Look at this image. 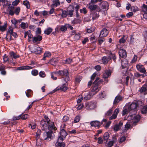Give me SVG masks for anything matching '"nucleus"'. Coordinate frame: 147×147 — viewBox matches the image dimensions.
<instances>
[{
	"mask_svg": "<svg viewBox=\"0 0 147 147\" xmlns=\"http://www.w3.org/2000/svg\"><path fill=\"white\" fill-rule=\"evenodd\" d=\"M51 55V53L50 52H45L44 55L42 59L43 60H46V58L50 57Z\"/></svg>",
	"mask_w": 147,
	"mask_h": 147,
	"instance_id": "obj_36",
	"label": "nucleus"
},
{
	"mask_svg": "<svg viewBox=\"0 0 147 147\" xmlns=\"http://www.w3.org/2000/svg\"><path fill=\"white\" fill-rule=\"evenodd\" d=\"M63 76L66 77V78H63V80L65 82H67L69 80L68 71L67 69H65L63 70Z\"/></svg>",
	"mask_w": 147,
	"mask_h": 147,
	"instance_id": "obj_11",
	"label": "nucleus"
},
{
	"mask_svg": "<svg viewBox=\"0 0 147 147\" xmlns=\"http://www.w3.org/2000/svg\"><path fill=\"white\" fill-rule=\"evenodd\" d=\"M41 131L40 129H38L36 132V141H37V139L39 138L40 137V134Z\"/></svg>",
	"mask_w": 147,
	"mask_h": 147,
	"instance_id": "obj_47",
	"label": "nucleus"
},
{
	"mask_svg": "<svg viewBox=\"0 0 147 147\" xmlns=\"http://www.w3.org/2000/svg\"><path fill=\"white\" fill-rule=\"evenodd\" d=\"M119 55L122 58H125L127 56V53L125 50L122 49H120L119 51Z\"/></svg>",
	"mask_w": 147,
	"mask_h": 147,
	"instance_id": "obj_14",
	"label": "nucleus"
},
{
	"mask_svg": "<svg viewBox=\"0 0 147 147\" xmlns=\"http://www.w3.org/2000/svg\"><path fill=\"white\" fill-rule=\"evenodd\" d=\"M31 73L33 75L36 76L38 75V71L37 70L34 69L32 71Z\"/></svg>",
	"mask_w": 147,
	"mask_h": 147,
	"instance_id": "obj_52",
	"label": "nucleus"
},
{
	"mask_svg": "<svg viewBox=\"0 0 147 147\" xmlns=\"http://www.w3.org/2000/svg\"><path fill=\"white\" fill-rule=\"evenodd\" d=\"M23 4L26 7L27 9L30 8V5L29 1L27 0L24 1L23 2Z\"/></svg>",
	"mask_w": 147,
	"mask_h": 147,
	"instance_id": "obj_38",
	"label": "nucleus"
},
{
	"mask_svg": "<svg viewBox=\"0 0 147 147\" xmlns=\"http://www.w3.org/2000/svg\"><path fill=\"white\" fill-rule=\"evenodd\" d=\"M88 8L90 10L93 11L96 9H98V6L93 3H90L87 5Z\"/></svg>",
	"mask_w": 147,
	"mask_h": 147,
	"instance_id": "obj_15",
	"label": "nucleus"
},
{
	"mask_svg": "<svg viewBox=\"0 0 147 147\" xmlns=\"http://www.w3.org/2000/svg\"><path fill=\"white\" fill-rule=\"evenodd\" d=\"M108 31L106 28H104L100 31L99 36L100 37H106L108 35Z\"/></svg>",
	"mask_w": 147,
	"mask_h": 147,
	"instance_id": "obj_9",
	"label": "nucleus"
},
{
	"mask_svg": "<svg viewBox=\"0 0 147 147\" xmlns=\"http://www.w3.org/2000/svg\"><path fill=\"white\" fill-rule=\"evenodd\" d=\"M141 112L142 113H147V105L144 106L142 108Z\"/></svg>",
	"mask_w": 147,
	"mask_h": 147,
	"instance_id": "obj_46",
	"label": "nucleus"
},
{
	"mask_svg": "<svg viewBox=\"0 0 147 147\" xmlns=\"http://www.w3.org/2000/svg\"><path fill=\"white\" fill-rule=\"evenodd\" d=\"M83 99V97L82 96H79L78 98L77 99V102L78 103H80Z\"/></svg>",
	"mask_w": 147,
	"mask_h": 147,
	"instance_id": "obj_61",
	"label": "nucleus"
},
{
	"mask_svg": "<svg viewBox=\"0 0 147 147\" xmlns=\"http://www.w3.org/2000/svg\"><path fill=\"white\" fill-rule=\"evenodd\" d=\"M59 30L62 32L65 31L67 30V28L65 26H58L55 29L56 31L59 32Z\"/></svg>",
	"mask_w": 147,
	"mask_h": 147,
	"instance_id": "obj_19",
	"label": "nucleus"
},
{
	"mask_svg": "<svg viewBox=\"0 0 147 147\" xmlns=\"http://www.w3.org/2000/svg\"><path fill=\"white\" fill-rule=\"evenodd\" d=\"M19 2L20 0H16L12 2V5L13 6H16L18 5Z\"/></svg>",
	"mask_w": 147,
	"mask_h": 147,
	"instance_id": "obj_60",
	"label": "nucleus"
},
{
	"mask_svg": "<svg viewBox=\"0 0 147 147\" xmlns=\"http://www.w3.org/2000/svg\"><path fill=\"white\" fill-rule=\"evenodd\" d=\"M122 99L121 96L120 95L117 96L115 98L113 102L114 104H117Z\"/></svg>",
	"mask_w": 147,
	"mask_h": 147,
	"instance_id": "obj_29",
	"label": "nucleus"
},
{
	"mask_svg": "<svg viewBox=\"0 0 147 147\" xmlns=\"http://www.w3.org/2000/svg\"><path fill=\"white\" fill-rule=\"evenodd\" d=\"M111 59V56H108L107 57H104L102 58V62L104 64H107Z\"/></svg>",
	"mask_w": 147,
	"mask_h": 147,
	"instance_id": "obj_23",
	"label": "nucleus"
},
{
	"mask_svg": "<svg viewBox=\"0 0 147 147\" xmlns=\"http://www.w3.org/2000/svg\"><path fill=\"white\" fill-rule=\"evenodd\" d=\"M143 11H144V12L147 11V5H146L144 4H143Z\"/></svg>",
	"mask_w": 147,
	"mask_h": 147,
	"instance_id": "obj_64",
	"label": "nucleus"
},
{
	"mask_svg": "<svg viewBox=\"0 0 147 147\" xmlns=\"http://www.w3.org/2000/svg\"><path fill=\"white\" fill-rule=\"evenodd\" d=\"M74 6L72 5H70L68 8L69 10L68 15L70 16V17H72L73 15Z\"/></svg>",
	"mask_w": 147,
	"mask_h": 147,
	"instance_id": "obj_22",
	"label": "nucleus"
},
{
	"mask_svg": "<svg viewBox=\"0 0 147 147\" xmlns=\"http://www.w3.org/2000/svg\"><path fill=\"white\" fill-rule=\"evenodd\" d=\"M93 95H92L90 94V92L88 94H86L85 96L84 99L86 100H90Z\"/></svg>",
	"mask_w": 147,
	"mask_h": 147,
	"instance_id": "obj_33",
	"label": "nucleus"
},
{
	"mask_svg": "<svg viewBox=\"0 0 147 147\" xmlns=\"http://www.w3.org/2000/svg\"><path fill=\"white\" fill-rule=\"evenodd\" d=\"M57 62L58 60L56 59L53 58L50 60L49 61V63L51 65L55 66L56 63H57Z\"/></svg>",
	"mask_w": 147,
	"mask_h": 147,
	"instance_id": "obj_34",
	"label": "nucleus"
},
{
	"mask_svg": "<svg viewBox=\"0 0 147 147\" xmlns=\"http://www.w3.org/2000/svg\"><path fill=\"white\" fill-rule=\"evenodd\" d=\"M128 65V61L125 59H124L121 61V67L122 69L127 67Z\"/></svg>",
	"mask_w": 147,
	"mask_h": 147,
	"instance_id": "obj_24",
	"label": "nucleus"
},
{
	"mask_svg": "<svg viewBox=\"0 0 147 147\" xmlns=\"http://www.w3.org/2000/svg\"><path fill=\"white\" fill-rule=\"evenodd\" d=\"M20 11V8L19 7H16L14 10L15 13L17 15L18 14Z\"/></svg>",
	"mask_w": 147,
	"mask_h": 147,
	"instance_id": "obj_49",
	"label": "nucleus"
},
{
	"mask_svg": "<svg viewBox=\"0 0 147 147\" xmlns=\"http://www.w3.org/2000/svg\"><path fill=\"white\" fill-rule=\"evenodd\" d=\"M107 96V92L105 91H103L100 92L99 94V97L100 98L103 99L106 98Z\"/></svg>",
	"mask_w": 147,
	"mask_h": 147,
	"instance_id": "obj_26",
	"label": "nucleus"
},
{
	"mask_svg": "<svg viewBox=\"0 0 147 147\" xmlns=\"http://www.w3.org/2000/svg\"><path fill=\"white\" fill-rule=\"evenodd\" d=\"M21 115V118L22 120H26L28 117V115L27 114H25L23 115Z\"/></svg>",
	"mask_w": 147,
	"mask_h": 147,
	"instance_id": "obj_44",
	"label": "nucleus"
},
{
	"mask_svg": "<svg viewBox=\"0 0 147 147\" xmlns=\"http://www.w3.org/2000/svg\"><path fill=\"white\" fill-rule=\"evenodd\" d=\"M66 63L67 64H70L72 62V59L70 58H69L65 60Z\"/></svg>",
	"mask_w": 147,
	"mask_h": 147,
	"instance_id": "obj_63",
	"label": "nucleus"
},
{
	"mask_svg": "<svg viewBox=\"0 0 147 147\" xmlns=\"http://www.w3.org/2000/svg\"><path fill=\"white\" fill-rule=\"evenodd\" d=\"M11 22L12 24H14L15 27H16V25L18 23V20H16L13 19L11 20Z\"/></svg>",
	"mask_w": 147,
	"mask_h": 147,
	"instance_id": "obj_55",
	"label": "nucleus"
},
{
	"mask_svg": "<svg viewBox=\"0 0 147 147\" xmlns=\"http://www.w3.org/2000/svg\"><path fill=\"white\" fill-rule=\"evenodd\" d=\"M63 141H61L60 140H57V141L55 144V145L57 147H65V144L64 142H62Z\"/></svg>",
	"mask_w": 147,
	"mask_h": 147,
	"instance_id": "obj_17",
	"label": "nucleus"
},
{
	"mask_svg": "<svg viewBox=\"0 0 147 147\" xmlns=\"http://www.w3.org/2000/svg\"><path fill=\"white\" fill-rule=\"evenodd\" d=\"M135 113H133V116L132 122L133 124L136 125V123L138 122L140 119V116L138 115L135 114Z\"/></svg>",
	"mask_w": 147,
	"mask_h": 147,
	"instance_id": "obj_8",
	"label": "nucleus"
},
{
	"mask_svg": "<svg viewBox=\"0 0 147 147\" xmlns=\"http://www.w3.org/2000/svg\"><path fill=\"white\" fill-rule=\"evenodd\" d=\"M40 127L42 130L46 131L43 136V138L45 140L50 138L54 131L57 129L53 122H50L48 123L43 120L40 121Z\"/></svg>",
	"mask_w": 147,
	"mask_h": 147,
	"instance_id": "obj_1",
	"label": "nucleus"
},
{
	"mask_svg": "<svg viewBox=\"0 0 147 147\" xmlns=\"http://www.w3.org/2000/svg\"><path fill=\"white\" fill-rule=\"evenodd\" d=\"M111 75V72L110 70H107L105 71L103 75V77L104 79L108 78Z\"/></svg>",
	"mask_w": 147,
	"mask_h": 147,
	"instance_id": "obj_20",
	"label": "nucleus"
},
{
	"mask_svg": "<svg viewBox=\"0 0 147 147\" xmlns=\"http://www.w3.org/2000/svg\"><path fill=\"white\" fill-rule=\"evenodd\" d=\"M8 9L9 10V15L13 16L14 14V7L13 6H11V5L9 4L8 5Z\"/></svg>",
	"mask_w": 147,
	"mask_h": 147,
	"instance_id": "obj_27",
	"label": "nucleus"
},
{
	"mask_svg": "<svg viewBox=\"0 0 147 147\" xmlns=\"http://www.w3.org/2000/svg\"><path fill=\"white\" fill-rule=\"evenodd\" d=\"M42 37L41 36H36L33 38L32 42L34 43L39 42L42 39Z\"/></svg>",
	"mask_w": 147,
	"mask_h": 147,
	"instance_id": "obj_18",
	"label": "nucleus"
},
{
	"mask_svg": "<svg viewBox=\"0 0 147 147\" xmlns=\"http://www.w3.org/2000/svg\"><path fill=\"white\" fill-rule=\"evenodd\" d=\"M7 26V22H5L3 26L0 25V31L4 32L6 30Z\"/></svg>",
	"mask_w": 147,
	"mask_h": 147,
	"instance_id": "obj_28",
	"label": "nucleus"
},
{
	"mask_svg": "<svg viewBox=\"0 0 147 147\" xmlns=\"http://www.w3.org/2000/svg\"><path fill=\"white\" fill-rule=\"evenodd\" d=\"M129 112V111L128 110L125 108H123V111H122V115H125L126 114L128 113V112Z\"/></svg>",
	"mask_w": 147,
	"mask_h": 147,
	"instance_id": "obj_45",
	"label": "nucleus"
},
{
	"mask_svg": "<svg viewBox=\"0 0 147 147\" xmlns=\"http://www.w3.org/2000/svg\"><path fill=\"white\" fill-rule=\"evenodd\" d=\"M67 83V82H66V83L64 84L61 86H58L55 89L53 90V92H55L59 90H61L64 92L66 91L68 88L67 87L68 84Z\"/></svg>",
	"mask_w": 147,
	"mask_h": 147,
	"instance_id": "obj_3",
	"label": "nucleus"
},
{
	"mask_svg": "<svg viewBox=\"0 0 147 147\" xmlns=\"http://www.w3.org/2000/svg\"><path fill=\"white\" fill-rule=\"evenodd\" d=\"M125 128L127 129H130L131 128L130 124L128 123H127L125 125Z\"/></svg>",
	"mask_w": 147,
	"mask_h": 147,
	"instance_id": "obj_59",
	"label": "nucleus"
},
{
	"mask_svg": "<svg viewBox=\"0 0 147 147\" xmlns=\"http://www.w3.org/2000/svg\"><path fill=\"white\" fill-rule=\"evenodd\" d=\"M137 59V56L136 55H134L131 61V63H133L135 62L136 61Z\"/></svg>",
	"mask_w": 147,
	"mask_h": 147,
	"instance_id": "obj_62",
	"label": "nucleus"
},
{
	"mask_svg": "<svg viewBox=\"0 0 147 147\" xmlns=\"http://www.w3.org/2000/svg\"><path fill=\"white\" fill-rule=\"evenodd\" d=\"M137 104L135 102L132 103L128 107V109L129 110L130 113L133 112L134 113H136L137 110Z\"/></svg>",
	"mask_w": 147,
	"mask_h": 147,
	"instance_id": "obj_4",
	"label": "nucleus"
},
{
	"mask_svg": "<svg viewBox=\"0 0 147 147\" xmlns=\"http://www.w3.org/2000/svg\"><path fill=\"white\" fill-rule=\"evenodd\" d=\"M80 117L79 116H76L75 118L74 121V123H76L79 122L80 120Z\"/></svg>",
	"mask_w": 147,
	"mask_h": 147,
	"instance_id": "obj_53",
	"label": "nucleus"
},
{
	"mask_svg": "<svg viewBox=\"0 0 147 147\" xmlns=\"http://www.w3.org/2000/svg\"><path fill=\"white\" fill-rule=\"evenodd\" d=\"M13 32V28L9 27V28L8 29L7 32L6 36V39L8 41H10L11 40V34Z\"/></svg>",
	"mask_w": 147,
	"mask_h": 147,
	"instance_id": "obj_7",
	"label": "nucleus"
},
{
	"mask_svg": "<svg viewBox=\"0 0 147 147\" xmlns=\"http://www.w3.org/2000/svg\"><path fill=\"white\" fill-rule=\"evenodd\" d=\"M90 124L91 126L99 127L102 124V123H100L98 121H91Z\"/></svg>",
	"mask_w": 147,
	"mask_h": 147,
	"instance_id": "obj_16",
	"label": "nucleus"
},
{
	"mask_svg": "<svg viewBox=\"0 0 147 147\" xmlns=\"http://www.w3.org/2000/svg\"><path fill=\"white\" fill-rule=\"evenodd\" d=\"M113 111V110L112 109H109L106 114V116H109L111 115Z\"/></svg>",
	"mask_w": 147,
	"mask_h": 147,
	"instance_id": "obj_54",
	"label": "nucleus"
},
{
	"mask_svg": "<svg viewBox=\"0 0 147 147\" xmlns=\"http://www.w3.org/2000/svg\"><path fill=\"white\" fill-rule=\"evenodd\" d=\"M9 55L11 57L13 58L14 59H16L17 58L20 57V55H17L13 51L10 52L9 53Z\"/></svg>",
	"mask_w": 147,
	"mask_h": 147,
	"instance_id": "obj_31",
	"label": "nucleus"
},
{
	"mask_svg": "<svg viewBox=\"0 0 147 147\" xmlns=\"http://www.w3.org/2000/svg\"><path fill=\"white\" fill-rule=\"evenodd\" d=\"M62 11L61 16L63 18L66 17L68 15V12L65 11H63L62 9H60Z\"/></svg>",
	"mask_w": 147,
	"mask_h": 147,
	"instance_id": "obj_39",
	"label": "nucleus"
},
{
	"mask_svg": "<svg viewBox=\"0 0 147 147\" xmlns=\"http://www.w3.org/2000/svg\"><path fill=\"white\" fill-rule=\"evenodd\" d=\"M123 124L122 122L121 121L119 122L118 124H117L114 126L113 127L114 130L116 131L119 130L123 125Z\"/></svg>",
	"mask_w": 147,
	"mask_h": 147,
	"instance_id": "obj_21",
	"label": "nucleus"
},
{
	"mask_svg": "<svg viewBox=\"0 0 147 147\" xmlns=\"http://www.w3.org/2000/svg\"><path fill=\"white\" fill-rule=\"evenodd\" d=\"M51 78L53 80H55L57 79V78L56 77L57 75L55 71L51 73Z\"/></svg>",
	"mask_w": 147,
	"mask_h": 147,
	"instance_id": "obj_40",
	"label": "nucleus"
},
{
	"mask_svg": "<svg viewBox=\"0 0 147 147\" xmlns=\"http://www.w3.org/2000/svg\"><path fill=\"white\" fill-rule=\"evenodd\" d=\"M125 36L123 37L119 40V42L120 43H124L125 41V40L124 39Z\"/></svg>",
	"mask_w": 147,
	"mask_h": 147,
	"instance_id": "obj_58",
	"label": "nucleus"
},
{
	"mask_svg": "<svg viewBox=\"0 0 147 147\" xmlns=\"http://www.w3.org/2000/svg\"><path fill=\"white\" fill-rule=\"evenodd\" d=\"M33 68L32 67L27 66H22L18 67L17 68L18 70H24L31 69Z\"/></svg>",
	"mask_w": 147,
	"mask_h": 147,
	"instance_id": "obj_25",
	"label": "nucleus"
},
{
	"mask_svg": "<svg viewBox=\"0 0 147 147\" xmlns=\"http://www.w3.org/2000/svg\"><path fill=\"white\" fill-rule=\"evenodd\" d=\"M114 143L113 141H111L109 142L107 144L108 147H111Z\"/></svg>",
	"mask_w": 147,
	"mask_h": 147,
	"instance_id": "obj_56",
	"label": "nucleus"
},
{
	"mask_svg": "<svg viewBox=\"0 0 147 147\" xmlns=\"http://www.w3.org/2000/svg\"><path fill=\"white\" fill-rule=\"evenodd\" d=\"M85 105L87 109L91 110L94 109L96 107V103L95 102H91L86 103Z\"/></svg>",
	"mask_w": 147,
	"mask_h": 147,
	"instance_id": "obj_5",
	"label": "nucleus"
},
{
	"mask_svg": "<svg viewBox=\"0 0 147 147\" xmlns=\"http://www.w3.org/2000/svg\"><path fill=\"white\" fill-rule=\"evenodd\" d=\"M60 5V2L59 0H55L53 2L52 6L53 7H57Z\"/></svg>",
	"mask_w": 147,
	"mask_h": 147,
	"instance_id": "obj_32",
	"label": "nucleus"
},
{
	"mask_svg": "<svg viewBox=\"0 0 147 147\" xmlns=\"http://www.w3.org/2000/svg\"><path fill=\"white\" fill-rule=\"evenodd\" d=\"M53 29L51 28H49L46 29L44 32V33L47 35H49L52 31Z\"/></svg>",
	"mask_w": 147,
	"mask_h": 147,
	"instance_id": "obj_35",
	"label": "nucleus"
},
{
	"mask_svg": "<svg viewBox=\"0 0 147 147\" xmlns=\"http://www.w3.org/2000/svg\"><path fill=\"white\" fill-rule=\"evenodd\" d=\"M99 17V15L97 13H94L93 14L92 19L93 20Z\"/></svg>",
	"mask_w": 147,
	"mask_h": 147,
	"instance_id": "obj_57",
	"label": "nucleus"
},
{
	"mask_svg": "<svg viewBox=\"0 0 147 147\" xmlns=\"http://www.w3.org/2000/svg\"><path fill=\"white\" fill-rule=\"evenodd\" d=\"M20 26L23 29H25L28 26V24L27 23L22 22L20 25Z\"/></svg>",
	"mask_w": 147,
	"mask_h": 147,
	"instance_id": "obj_37",
	"label": "nucleus"
},
{
	"mask_svg": "<svg viewBox=\"0 0 147 147\" xmlns=\"http://www.w3.org/2000/svg\"><path fill=\"white\" fill-rule=\"evenodd\" d=\"M139 92L142 94H147V85L144 84L139 90Z\"/></svg>",
	"mask_w": 147,
	"mask_h": 147,
	"instance_id": "obj_10",
	"label": "nucleus"
},
{
	"mask_svg": "<svg viewBox=\"0 0 147 147\" xmlns=\"http://www.w3.org/2000/svg\"><path fill=\"white\" fill-rule=\"evenodd\" d=\"M99 78H97L93 82L92 87V90L90 91V94L94 95L96 94L100 90V88L98 87V81Z\"/></svg>",
	"mask_w": 147,
	"mask_h": 147,
	"instance_id": "obj_2",
	"label": "nucleus"
},
{
	"mask_svg": "<svg viewBox=\"0 0 147 147\" xmlns=\"http://www.w3.org/2000/svg\"><path fill=\"white\" fill-rule=\"evenodd\" d=\"M57 75L61 76H63V70H59L58 71H55Z\"/></svg>",
	"mask_w": 147,
	"mask_h": 147,
	"instance_id": "obj_51",
	"label": "nucleus"
},
{
	"mask_svg": "<svg viewBox=\"0 0 147 147\" xmlns=\"http://www.w3.org/2000/svg\"><path fill=\"white\" fill-rule=\"evenodd\" d=\"M3 59L4 62H8L9 63H10L13 62V59H12L10 60H9V59L6 55H5L3 57Z\"/></svg>",
	"mask_w": 147,
	"mask_h": 147,
	"instance_id": "obj_30",
	"label": "nucleus"
},
{
	"mask_svg": "<svg viewBox=\"0 0 147 147\" xmlns=\"http://www.w3.org/2000/svg\"><path fill=\"white\" fill-rule=\"evenodd\" d=\"M39 75L42 78H44L46 76L45 72L43 71H40L39 73Z\"/></svg>",
	"mask_w": 147,
	"mask_h": 147,
	"instance_id": "obj_50",
	"label": "nucleus"
},
{
	"mask_svg": "<svg viewBox=\"0 0 147 147\" xmlns=\"http://www.w3.org/2000/svg\"><path fill=\"white\" fill-rule=\"evenodd\" d=\"M109 137V133L107 132L104 134V140L107 141Z\"/></svg>",
	"mask_w": 147,
	"mask_h": 147,
	"instance_id": "obj_42",
	"label": "nucleus"
},
{
	"mask_svg": "<svg viewBox=\"0 0 147 147\" xmlns=\"http://www.w3.org/2000/svg\"><path fill=\"white\" fill-rule=\"evenodd\" d=\"M32 90L30 89L28 90L26 92V95L28 97H30L31 96V92Z\"/></svg>",
	"mask_w": 147,
	"mask_h": 147,
	"instance_id": "obj_43",
	"label": "nucleus"
},
{
	"mask_svg": "<svg viewBox=\"0 0 147 147\" xmlns=\"http://www.w3.org/2000/svg\"><path fill=\"white\" fill-rule=\"evenodd\" d=\"M81 21L79 19H74L72 21L71 23L73 24H75L78 23H79Z\"/></svg>",
	"mask_w": 147,
	"mask_h": 147,
	"instance_id": "obj_41",
	"label": "nucleus"
},
{
	"mask_svg": "<svg viewBox=\"0 0 147 147\" xmlns=\"http://www.w3.org/2000/svg\"><path fill=\"white\" fill-rule=\"evenodd\" d=\"M82 79V77L80 76H77L76 77L75 80L76 82H79Z\"/></svg>",
	"mask_w": 147,
	"mask_h": 147,
	"instance_id": "obj_48",
	"label": "nucleus"
},
{
	"mask_svg": "<svg viewBox=\"0 0 147 147\" xmlns=\"http://www.w3.org/2000/svg\"><path fill=\"white\" fill-rule=\"evenodd\" d=\"M136 67L137 70L140 72L144 73L146 72V70L143 65L138 64L136 65Z\"/></svg>",
	"mask_w": 147,
	"mask_h": 147,
	"instance_id": "obj_13",
	"label": "nucleus"
},
{
	"mask_svg": "<svg viewBox=\"0 0 147 147\" xmlns=\"http://www.w3.org/2000/svg\"><path fill=\"white\" fill-rule=\"evenodd\" d=\"M42 49L39 47L35 46L33 49L32 52L37 54H39L42 52Z\"/></svg>",
	"mask_w": 147,
	"mask_h": 147,
	"instance_id": "obj_12",
	"label": "nucleus"
},
{
	"mask_svg": "<svg viewBox=\"0 0 147 147\" xmlns=\"http://www.w3.org/2000/svg\"><path fill=\"white\" fill-rule=\"evenodd\" d=\"M67 133L65 131L64 129H61L58 136V140H60L61 141H63L67 135Z\"/></svg>",
	"mask_w": 147,
	"mask_h": 147,
	"instance_id": "obj_6",
	"label": "nucleus"
}]
</instances>
